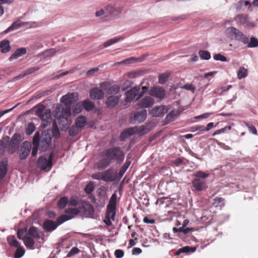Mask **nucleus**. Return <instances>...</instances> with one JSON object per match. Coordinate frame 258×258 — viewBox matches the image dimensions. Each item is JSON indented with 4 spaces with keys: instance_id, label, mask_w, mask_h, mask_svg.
I'll return each mask as SVG.
<instances>
[{
    "instance_id": "nucleus-1",
    "label": "nucleus",
    "mask_w": 258,
    "mask_h": 258,
    "mask_svg": "<svg viewBox=\"0 0 258 258\" xmlns=\"http://www.w3.org/2000/svg\"><path fill=\"white\" fill-rule=\"evenodd\" d=\"M81 211V210L78 208H68L66 210L67 214L60 216L56 219V223L53 221L48 220L44 222L43 228L47 231H51L56 228L57 226L61 224L63 222L70 220L74 217L75 215H78Z\"/></svg>"
},
{
    "instance_id": "nucleus-2",
    "label": "nucleus",
    "mask_w": 258,
    "mask_h": 258,
    "mask_svg": "<svg viewBox=\"0 0 258 258\" xmlns=\"http://www.w3.org/2000/svg\"><path fill=\"white\" fill-rule=\"evenodd\" d=\"M35 115L37 116L42 122L41 127L42 129L45 128L50 123L51 120L50 110L46 108L43 104H39L35 107Z\"/></svg>"
},
{
    "instance_id": "nucleus-3",
    "label": "nucleus",
    "mask_w": 258,
    "mask_h": 258,
    "mask_svg": "<svg viewBox=\"0 0 258 258\" xmlns=\"http://www.w3.org/2000/svg\"><path fill=\"white\" fill-rule=\"evenodd\" d=\"M225 34L227 38L231 40H237L243 44H247L249 38L242 31L234 27H229L226 29Z\"/></svg>"
},
{
    "instance_id": "nucleus-4",
    "label": "nucleus",
    "mask_w": 258,
    "mask_h": 258,
    "mask_svg": "<svg viewBox=\"0 0 258 258\" xmlns=\"http://www.w3.org/2000/svg\"><path fill=\"white\" fill-rule=\"evenodd\" d=\"M103 154L111 161L115 160L117 163L120 164L124 159L125 153L120 147H114L104 151Z\"/></svg>"
},
{
    "instance_id": "nucleus-5",
    "label": "nucleus",
    "mask_w": 258,
    "mask_h": 258,
    "mask_svg": "<svg viewBox=\"0 0 258 258\" xmlns=\"http://www.w3.org/2000/svg\"><path fill=\"white\" fill-rule=\"evenodd\" d=\"M148 88L147 87H143L141 91V87L140 86H135L126 92L125 101L128 103L131 102L134 99L138 100L145 94Z\"/></svg>"
},
{
    "instance_id": "nucleus-6",
    "label": "nucleus",
    "mask_w": 258,
    "mask_h": 258,
    "mask_svg": "<svg viewBox=\"0 0 258 258\" xmlns=\"http://www.w3.org/2000/svg\"><path fill=\"white\" fill-rule=\"evenodd\" d=\"M71 113V110L67 107H64L62 105H57L55 111V117L58 119L65 120L67 122Z\"/></svg>"
},
{
    "instance_id": "nucleus-7",
    "label": "nucleus",
    "mask_w": 258,
    "mask_h": 258,
    "mask_svg": "<svg viewBox=\"0 0 258 258\" xmlns=\"http://www.w3.org/2000/svg\"><path fill=\"white\" fill-rule=\"evenodd\" d=\"M117 201V195L116 193L112 195L109 203L107 206V212L106 215L107 216L111 218L112 221L115 220L116 215V206Z\"/></svg>"
},
{
    "instance_id": "nucleus-8",
    "label": "nucleus",
    "mask_w": 258,
    "mask_h": 258,
    "mask_svg": "<svg viewBox=\"0 0 258 258\" xmlns=\"http://www.w3.org/2000/svg\"><path fill=\"white\" fill-rule=\"evenodd\" d=\"M53 154L51 153L48 159L42 156L39 158L37 161V166L42 170L49 171L52 166Z\"/></svg>"
},
{
    "instance_id": "nucleus-9",
    "label": "nucleus",
    "mask_w": 258,
    "mask_h": 258,
    "mask_svg": "<svg viewBox=\"0 0 258 258\" xmlns=\"http://www.w3.org/2000/svg\"><path fill=\"white\" fill-rule=\"evenodd\" d=\"M77 99L78 94L77 93H70L62 96L60 98V101L66 107L71 110L72 104L76 102Z\"/></svg>"
},
{
    "instance_id": "nucleus-10",
    "label": "nucleus",
    "mask_w": 258,
    "mask_h": 258,
    "mask_svg": "<svg viewBox=\"0 0 258 258\" xmlns=\"http://www.w3.org/2000/svg\"><path fill=\"white\" fill-rule=\"evenodd\" d=\"M234 20L238 24L244 26V27H254L256 25L254 22L250 21L248 15L245 14L237 15L234 18Z\"/></svg>"
},
{
    "instance_id": "nucleus-11",
    "label": "nucleus",
    "mask_w": 258,
    "mask_h": 258,
    "mask_svg": "<svg viewBox=\"0 0 258 258\" xmlns=\"http://www.w3.org/2000/svg\"><path fill=\"white\" fill-rule=\"evenodd\" d=\"M36 26V24L34 22H21L19 20H17L14 22L9 28H8L5 31V33H7L10 31L17 30L22 26H26L28 28H32L35 27Z\"/></svg>"
},
{
    "instance_id": "nucleus-12",
    "label": "nucleus",
    "mask_w": 258,
    "mask_h": 258,
    "mask_svg": "<svg viewBox=\"0 0 258 258\" xmlns=\"http://www.w3.org/2000/svg\"><path fill=\"white\" fill-rule=\"evenodd\" d=\"M101 88L104 91L107 95H117V94L120 91V87L117 85H110L107 82H103L100 84Z\"/></svg>"
},
{
    "instance_id": "nucleus-13",
    "label": "nucleus",
    "mask_w": 258,
    "mask_h": 258,
    "mask_svg": "<svg viewBox=\"0 0 258 258\" xmlns=\"http://www.w3.org/2000/svg\"><path fill=\"white\" fill-rule=\"evenodd\" d=\"M143 127L141 126H136L130 127L124 130L120 135L119 139L121 141H124L130 136L133 135L136 133L141 132Z\"/></svg>"
},
{
    "instance_id": "nucleus-14",
    "label": "nucleus",
    "mask_w": 258,
    "mask_h": 258,
    "mask_svg": "<svg viewBox=\"0 0 258 258\" xmlns=\"http://www.w3.org/2000/svg\"><path fill=\"white\" fill-rule=\"evenodd\" d=\"M149 94L153 97L162 99L165 96V90L161 87L156 86L150 89Z\"/></svg>"
},
{
    "instance_id": "nucleus-15",
    "label": "nucleus",
    "mask_w": 258,
    "mask_h": 258,
    "mask_svg": "<svg viewBox=\"0 0 258 258\" xmlns=\"http://www.w3.org/2000/svg\"><path fill=\"white\" fill-rule=\"evenodd\" d=\"M31 147V144L29 142L25 141L23 143L19 153V157L21 159H25L28 157L30 152Z\"/></svg>"
},
{
    "instance_id": "nucleus-16",
    "label": "nucleus",
    "mask_w": 258,
    "mask_h": 258,
    "mask_svg": "<svg viewBox=\"0 0 258 258\" xmlns=\"http://www.w3.org/2000/svg\"><path fill=\"white\" fill-rule=\"evenodd\" d=\"M154 103V100L151 96H146L139 101L138 105L141 108H149Z\"/></svg>"
},
{
    "instance_id": "nucleus-17",
    "label": "nucleus",
    "mask_w": 258,
    "mask_h": 258,
    "mask_svg": "<svg viewBox=\"0 0 258 258\" xmlns=\"http://www.w3.org/2000/svg\"><path fill=\"white\" fill-rule=\"evenodd\" d=\"M81 210L89 216H92L94 214V209L93 206L85 201L81 202Z\"/></svg>"
},
{
    "instance_id": "nucleus-18",
    "label": "nucleus",
    "mask_w": 258,
    "mask_h": 258,
    "mask_svg": "<svg viewBox=\"0 0 258 258\" xmlns=\"http://www.w3.org/2000/svg\"><path fill=\"white\" fill-rule=\"evenodd\" d=\"M39 69L40 68L37 66L28 68L27 70L24 71L23 72H22V73L20 74L19 75L14 77L12 79V81L14 82L20 79L23 78L25 76L31 74L35 72L36 71L39 70Z\"/></svg>"
},
{
    "instance_id": "nucleus-19",
    "label": "nucleus",
    "mask_w": 258,
    "mask_h": 258,
    "mask_svg": "<svg viewBox=\"0 0 258 258\" xmlns=\"http://www.w3.org/2000/svg\"><path fill=\"white\" fill-rule=\"evenodd\" d=\"M104 92L103 90L99 89L98 88H94L90 91V97L93 99L100 100L104 97Z\"/></svg>"
},
{
    "instance_id": "nucleus-20",
    "label": "nucleus",
    "mask_w": 258,
    "mask_h": 258,
    "mask_svg": "<svg viewBox=\"0 0 258 258\" xmlns=\"http://www.w3.org/2000/svg\"><path fill=\"white\" fill-rule=\"evenodd\" d=\"M192 185L195 190L200 191L206 187V181L200 178H195L192 180Z\"/></svg>"
},
{
    "instance_id": "nucleus-21",
    "label": "nucleus",
    "mask_w": 258,
    "mask_h": 258,
    "mask_svg": "<svg viewBox=\"0 0 258 258\" xmlns=\"http://www.w3.org/2000/svg\"><path fill=\"white\" fill-rule=\"evenodd\" d=\"M147 116V111L145 109H143L141 111H138L134 113V119L136 122L141 123L144 121Z\"/></svg>"
},
{
    "instance_id": "nucleus-22",
    "label": "nucleus",
    "mask_w": 258,
    "mask_h": 258,
    "mask_svg": "<svg viewBox=\"0 0 258 258\" xmlns=\"http://www.w3.org/2000/svg\"><path fill=\"white\" fill-rule=\"evenodd\" d=\"M167 112V108L165 106H159L154 107L151 111L152 116L159 117L163 115Z\"/></svg>"
},
{
    "instance_id": "nucleus-23",
    "label": "nucleus",
    "mask_w": 258,
    "mask_h": 258,
    "mask_svg": "<svg viewBox=\"0 0 258 258\" xmlns=\"http://www.w3.org/2000/svg\"><path fill=\"white\" fill-rule=\"evenodd\" d=\"M120 95H112L108 97L106 100V104L109 107H113L116 106L119 100Z\"/></svg>"
},
{
    "instance_id": "nucleus-24",
    "label": "nucleus",
    "mask_w": 258,
    "mask_h": 258,
    "mask_svg": "<svg viewBox=\"0 0 258 258\" xmlns=\"http://www.w3.org/2000/svg\"><path fill=\"white\" fill-rule=\"evenodd\" d=\"M103 181L105 182H111L115 179L113 169L110 168L103 172Z\"/></svg>"
},
{
    "instance_id": "nucleus-25",
    "label": "nucleus",
    "mask_w": 258,
    "mask_h": 258,
    "mask_svg": "<svg viewBox=\"0 0 258 258\" xmlns=\"http://www.w3.org/2000/svg\"><path fill=\"white\" fill-rule=\"evenodd\" d=\"M105 11L107 16L108 15L117 16L121 13V10L119 7L109 5L106 7Z\"/></svg>"
},
{
    "instance_id": "nucleus-26",
    "label": "nucleus",
    "mask_w": 258,
    "mask_h": 258,
    "mask_svg": "<svg viewBox=\"0 0 258 258\" xmlns=\"http://www.w3.org/2000/svg\"><path fill=\"white\" fill-rule=\"evenodd\" d=\"M27 52L26 48L21 47L17 49L15 52L11 55L9 58V60L12 61L14 59H17L18 57L22 56L25 54Z\"/></svg>"
},
{
    "instance_id": "nucleus-27",
    "label": "nucleus",
    "mask_w": 258,
    "mask_h": 258,
    "mask_svg": "<svg viewBox=\"0 0 258 258\" xmlns=\"http://www.w3.org/2000/svg\"><path fill=\"white\" fill-rule=\"evenodd\" d=\"M8 171V161L4 159L0 162V179L4 178Z\"/></svg>"
},
{
    "instance_id": "nucleus-28",
    "label": "nucleus",
    "mask_w": 258,
    "mask_h": 258,
    "mask_svg": "<svg viewBox=\"0 0 258 258\" xmlns=\"http://www.w3.org/2000/svg\"><path fill=\"white\" fill-rule=\"evenodd\" d=\"M51 141L50 136L42 135L40 140V146L43 150H46L49 146Z\"/></svg>"
},
{
    "instance_id": "nucleus-29",
    "label": "nucleus",
    "mask_w": 258,
    "mask_h": 258,
    "mask_svg": "<svg viewBox=\"0 0 258 258\" xmlns=\"http://www.w3.org/2000/svg\"><path fill=\"white\" fill-rule=\"evenodd\" d=\"M28 236H30V237L38 240L41 238V236L40 235V233L37 229V228L35 227H31L30 229L27 231Z\"/></svg>"
},
{
    "instance_id": "nucleus-30",
    "label": "nucleus",
    "mask_w": 258,
    "mask_h": 258,
    "mask_svg": "<svg viewBox=\"0 0 258 258\" xmlns=\"http://www.w3.org/2000/svg\"><path fill=\"white\" fill-rule=\"evenodd\" d=\"M34 238L30 236H25L23 238V242L27 248L33 249L34 248Z\"/></svg>"
},
{
    "instance_id": "nucleus-31",
    "label": "nucleus",
    "mask_w": 258,
    "mask_h": 258,
    "mask_svg": "<svg viewBox=\"0 0 258 258\" xmlns=\"http://www.w3.org/2000/svg\"><path fill=\"white\" fill-rule=\"evenodd\" d=\"M111 163L109 158H102L97 163V166L98 169H103L108 166Z\"/></svg>"
},
{
    "instance_id": "nucleus-32",
    "label": "nucleus",
    "mask_w": 258,
    "mask_h": 258,
    "mask_svg": "<svg viewBox=\"0 0 258 258\" xmlns=\"http://www.w3.org/2000/svg\"><path fill=\"white\" fill-rule=\"evenodd\" d=\"M0 48L3 53H7L11 50L10 42L8 40H3L0 42Z\"/></svg>"
},
{
    "instance_id": "nucleus-33",
    "label": "nucleus",
    "mask_w": 258,
    "mask_h": 258,
    "mask_svg": "<svg viewBox=\"0 0 258 258\" xmlns=\"http://www.w3.org/2000/svg\"><path fill=\"white\" fill-rule=\"evenodd\" d=\"M86 123L87 121L86 117L84 116H80L78 117L76 120L75 125L82 130Z\"/></svg>"
},
{
    "instance_id": "nucleus-34",
    "label": "nucleus",
    "mask_w": 258,
    "mask_h": 258,
    "mask_svg": "<svg viewBox=\"0 0 258 258\" xmlns=\"http://www.w3.org/2000/svg\"><path fill=\"white\" fill-rule=\"evenodd\" d=\"M21 139V137L19 134H14L11 138V141L10 143L12 147H17L19 144Z\"/></svg>"
},
{
    "instance_id": "nucleus-35",
    "label": "nucleus",
    "mask_w": 258,
    "mask_h": 258,
    "mask_svg": "<svg viewBox=\"0 0 258 258\" xmlns=\"http://www.w3.org/2000/svg\"><path fill=\"white\" fill-rule=\"evenodd\" d=\"M248 75L247 69L243 67H240L237 72V78L241 80L246 78Z\"/></svg>"
},
{
    "instance_id": "nucleus-36",
    "label": "nucleus",
    "mask_w": 258,
    "mask_h": 258,
    "mask_svg": "<svg viewBox=\"0 0 258 258\" xmlns=\"http://www.w3.org/2000/svg\"><path fill=\"white\" fill-rule=\"evenodd\" d=\"M69 205V199L67 197L60 198L57 202V207L59 209H63L66 205Z\"/></svg>"
},
{
    "instance_id": "nucleus-37",
    "label": "nucleus",
    "mask_w": 258,
    "mask_h": 258,
    "mask_svg": "<svg viewBox=\"0 0 258 258\" xmlns=\"http://www.w3.org/2000/svg\"><path fill=\"white\" fill-rule=\"evenodd\" d=\"M123 37H116L110 39L104 43V44H103L104 47H107L118 42L120 40L123 39Z\"/></svg>"
},
{
    "instance_id": "nucleus-38",
    "label": "nucleus",
    "mask_w": 258,
    "mask_h": 258,
    "mask_svg": "<svg viewBox=\"0 0 258 258\" xmlns=\"http://www.w3.org/2000/svg\"><path fill=\"white\" fill-rule=\"evenodd\" d=\"M82 201V200H80L77 197H72L70 200H69V206H76L79 205L80 208L81 207V202Z\"/></svg>"
},
{
    "instance_id": "nucleus-39",
    "label": "nucleus",
    "mask_w": 258,
    "mask_h": 258,
    "mask_svg": "<svg viewBox=\"0 0 258 258\" xmlns=\"http://www.w3.org/2000/svg\"><path fill=\"white\" fill-rule=\"evenodd\" d=\"M130 164H131L130 161H126L125 163L121 167V168L120 169L119 173H118V179H120L123 176V175L126 172V170L128 168Z\"/></svg>"
},
{
    "instance_id": "nucleus-40",
    "label": "nucleus",
    "mask_w": 258,
    "mask_h": 258,
    "mask_svg": "<svg viewBox=\"0 0 258 258\" xmlns=\"http://www.w3.org/2000/svg\"><path fill=\"white\" fill-rule=\"evenodd\" d=\"M82 103L83 106V108H84L87 111L92 110L94 108V104L89 100H85Z\"/></svg>"
},
{
    "instance_id": "nucleus-41",
    "label": "nucleus",
    "mask_w": 258,
    "mask_h": 258,
    "mask_svg": "<svg viewBox=\"0 0 258 258\" xmlns=\"http://www.w3.org/2000/svg\"><path fill=\"white\" fill-rule=\"evenodd\" d=\"M248 48H255L258 47V39L252 36L250 38L249 42L246 44Z\"/></svg>"
},
{
    "instance_id": "nucleus-42",
    "label": "nucleus",
    "mask_w": 258,
    "mask_h": 258,
    "mask_svg": "<svg viewBox=\"0 0 258 258\" xmlns=\"http://www.w3.org/2000/svg\"><path fill=\"white\" fill-rule=\"evenodd\" d=\"M199 54L200 57L204 60H209L211 58V54L207 50H200L199 51Z\"/></svg>"
},
{
    "instance_id": "nucleus-43",
    "label": "nucleus",
    "mask_w": 258,
    "mask_h": 258,
    "mask_svg": "<svg viewBox=\"0 0 258 258\" xmlns=\"http://www.w3.org/2000/svg\"><path fill=\"white\" fill-rule=\"evenodd\" d=\"M8 241L11 246L15 247H18L20 246V243L16 239L14 236L9 237L8 238Z\"/></svg>"
},
{
    "instance_id": "nucleus-44",
    "label": "nucleus",
    "mask_w": 258,
    "mask_h": 258,
    "mask_svg": "<svg viewBox=\"0 0 258 258\" xmlns=\"http://www.w3.org/2000/svg\"><path fill=\"white\" fill-rule=\"evenodd\" d=\"M15 254L14 257L15 258H21L22 257L24 254H25V250L24 248L22 247L19 246L17 247Z\"/></svg>"
},
{
    "instance_id": "nucleus-45",
    "label": "nucleus",
    "mask_w": 258,
    "mask_h": 258,
    "mask_svg": "<svg viewBox=\"0 0 258 258\" xmlns=\"http://www.w3.org/2000/svg\"><path fill=\"white\" fill-rule=\"evenodd\" d=\"M170 76V73L166 72L160 74L159 76V82L161 84H164L167 81Z\"/></svg>"
},
{
    "instance_id": "nucleus-46",
    "label": "nucleus",
    "mask_w": 258,
    "mask_h": 258,
    "mask_svg": "<svg viewBox=\"0 0 258 258\" xmlns=\"http://www.w3.org/2000/svg\"><path fill=\"white\" fill-rule=\"evenodd\" d=\"M81 131V130L75 125H72L69 130V135L70 136H75Z\"/></svg>"
},
{
    "instance_id": "nucleus-47",
    "label": "nucleus",
    "mask_w": 258,
    "mask_h": 258,
    "mask_svg": "<svg viewBox=\"0 0 258 258\" xmlns=\"http://www.w3.org/2000/svg\"><path fill=\"white\" fill-rule=\"evenodd\" d=\"M193 176L197 177L196 178H206L209 176V174L204 172L202 171H198L193 174Z\"/></svg>"
},
{
    "instance_id": "nucleus-48",
    "label": "nucleus",
    "mask_w": 258,
    "mask_h": 258,
    "mask_svg": "<svg viewBox=\"0 0 258 258\" xmlns=\"http://www.w3.org/2000/svg\"><path fill=\"white\" fill-rule=\"evenodd\" d=\"M83 108V106L82 102L77 103L73 109V112L74 114H78L81 112Z\"/></svg>"
},
{
    "instance_id": "nucleus-49",
    "label": "nucleus",
    "mask_w": 258,
    "mask_h": 258,
    "mask_svg": "<svg viewBox=\"0 0 258 258\" xmlns=\"http://www.w3.org/2000/svg\"><path fill=\"white\" fill-rule=\"evenodd\" d=\"M27 235V231L26 228L20 229L17 231V237L20 239L23 240L24 237Z\"/></svg>"
},
{
    "instance_id": "nucleus-50",
    "label": "nucleus",
    "mask_w": 258,
    "mask_h": 258,
    "mask_svg": "<svg viewBox=\"0 0 258 258\" xmlns=\"http://www.w3.org/2000/svg\"><path fill=\"white\" fill-rule=\"evenodd\" d=\"M213 58L216 60H219L222 62L228 61L229 59L226 57L222 55L221 53H217L214 55Z\"/></svg>"
},
{
    "instance_id": "nucleus-51",
    "label": "nucleus",
    "mask_w": 258,
    "mask_h": 258,
    "mask_svg": "<svg viewBox=\"0 0 258 258\" xmlns=\"http://www.w3.org/2000/svg\"><path fill=\"white\" fill-rule=\"evenodd\" d=\"M35 127L33 123H29L28 125L26 131V134L28 136H30L34 132Z\"/></svg>"
},
{
    "instance_id": "nucleus-52",
    "label": "nucleus",
    "mask_w": 258,
    "mask_h": 258,
    "mask_svg": "<svg viewBox=\"0 0 258 258\" xmlns=\"http://www.w3.org/2000/svg\"><path fill=\"white\" fill-rule=\"evenodd\" d=\"M137 59H138L136 57H131L125 59L120 62H117V63H118V64L124 63V64H131V63L135 62V61H136V60Z\"/></svg>"
},
{
    "instance_id": "nucleus-53",
    "label": "nucleus",
    "mask_w": 258,
    "mask_h": 258,
    "mask_svg": "<svg viewBox=\"0 0 258 258\" xmlns=\"http://www.w3.org/2000/svg\"><path fill=\"white\" fill-rule=\"evenodd\" d=\"M226 91L225 86H220L217 87L214 91L213 93L221 96L223 93Z\"/></svg>"
},
{
    "instance_id": "nucleus-54",
    "label": "nucleus",
    "mask_w": 258,
    "mask_h": 258,
    "mask_svg": "<svg viewBox=\"0 0 258 258\" xmlns=\"http://www.w3.org/2000/svg\"><path fill=\"white\" fill-rule=\"evenodd\" d=\"M192 132H194L195 131H199L197 133V135H200L203 134L205 131H203L202 130H204V126L202 125H198L196 126H194L192 128Z\"/></svg>"
},
{
    "instance_id": "nucleus-55",
    "label": "nucleus",
    "mask_w": 258,
    "mask_h": 258,
    "mask_svg": "<svg viewBox=\"0 0 258 258\" xmlns=\"http://www.w3.org/2000/svg\"><path fill=\"white\" fill-rule=\"evenodd\" d=\"M56 51L55 49H48L43 52V55L45 57H51L55 54Z\"/></svg>"
},
{
    "instance_id": "nucleus-56",
    "label": "nucleus",
    "mask_w": 258,
    "mask_h": 258,
    "mask_svg": "<svg viewBox=\"0 0 258 258\" xmlns=\"http://www.w3.org/2000/svg\"><path fill=\"white\" fill-rule=\"evenodd\" d=\"M180 88L185 90H189L193 93H195L196 90L195 87L191 84H186L184 85L181 86Z\"/></svg>"
},
{
    "instance_id": "nucleus-57",
    "label": "nucleus",
    "mask_w": 258,
    "mask_h": 258,
    "mask_svg": "<svg viewBox=\"0 0 258 258\" xmlns=\"http://www.w3.org/2000/svg\"><path fill=\"white\" fill-rule=\"evenodd\" d=\"M80 250L77 247H73L71 250L67 254V257H70L79 253Z\"/></svg>"
},
{
    "instance_id": "nucleus-58",
    "label": "nucleus",
    "mask_w": 258,
    "mask_h": 258,
    "mask_svg": "<svg viewBox=\"0 0 258 258\" xmlns=\"http://www.w3.org/2000/svg\"><path fill=\"white\" fill-rule=\"evenodd\" d=\"M92 178L98 180H103V172L93 174Z\"/></svg>"
},
{
    "instance_id": "nucleus-59",
    "label": "nucleus",
    "mask_w": 258,
    "mask_h": 258,
    "mask_svg": "<svg viewBox=\"0 0 258 258\" xmlns=\"http://www.w3.org/2000/svg\"><path fill=\"white\" fill-rule=\"evenodd\" d=\"M40 140L39 132L36 133L33 139V145H39Z\"/></svg>"
},
{
    "instance_id": "nucleus-60",
    "label": "nucleus",
    "mask_w": 258,
    "mask_h": 258,
    "mask_svg": "<svg viewBox=\"0 0 258 258\" xmlns=\"http://www.w3.org/2000/svg\"><path fill=\"white\" fill-rule=\"evenodd\" d=\"M95 16L97 17H107V15L106 13V11H104L103 9H100L95 13Z\"/></svg>"
},
{
    "instance_id": "nucleus-61",
    "label": "nucleus",
    "mask_w": 258,
    "mask_h": 258,
    "mask_svg": "<svg viewBox=\"0 0 258 258\" xmlns=\"http://www.w3.org/2000/svg\"><path fill=\"white\" fill-rule=\"evenodd\" d=\"M175 116V113L174 111H170L166 116V119L167 121H171L174 120Z\"/></svg>"
},
{
    "instance_id": "nucleus-62",
    "label": "nucleus",
    "mask_w": 258,
    "mask_h": 258,
    "mask_svg": "<svg viewBox=\"0 0 258 258\" xmlns=\"http://www.w3.org/2000/svg\"><path fill=\"white\" fill-rule=\"evenodd\" d=\"M99 71L98 68H94L88 71L86 73V76L90 77L93 76L95 73H97Z\"/></svg>"
},
{
    "instance_id": "nucleus-63",
    "label": "nucleus",
    "mask_w": 258,
    "mask_h": 258,
    "mask_svg": "<svg viewBox=\"0 0 258 258\" xmlns=\"http://www.w3.org/2000/svg\"><path fill=\"white\" fill-rule=\"evenodd\" d=\"M184 253L194 252L196 250V247H189L188 246L183 247Z\"/></svg>"
},
{
    "instance_id": "nucleus-64",
    "label": "nucleus",
    "mask_w": 258,
    "mask_h": 258,
    "mask_svg": "<svg viewBox=\"0 0 258 258\" xmlns=\"http://www.w3.org/2000/svg\"><path fill=\"white\" fill-rule=\"evenodd\" d=\"M114 255L116 258H121L123 256L124 252L121 249H117L114 252Z\"/></svg>"
}]
</instances>
